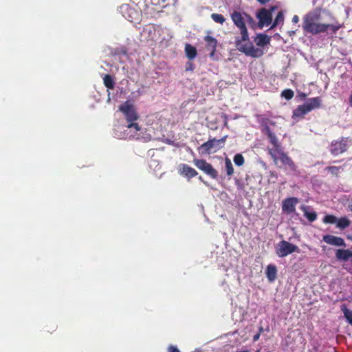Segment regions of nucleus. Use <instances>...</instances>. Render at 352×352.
Instances as JSON below:
<instances>
[{"label": "nucleus", "mask_w": 352, "mask_h": 352, "mask_svg": "<svg viewBox=\"0 0 352 352\" xmlns=\"http://www.w3.org/2000/svg\"><path fill=\"white\" fill-rule=\"evenodd\" d=\"M259 338V334H256L254 336V340H258Z\"/></svg>", "instance_id": "nucleus-38"}, {"label": "nucleus", "mask_w": 352, "mask_h": 352, "mask_svg": "<svg viewBox=\"0 0 352 352\" xmlns=\"http://www.w3.org/2000/svg\"><path fill=\"white\" fill-rule=\"evenodd\" d=\"M299 21V18L297 15H294L292 17V22L294 23H297Z\"/></svg>", "instance_id": "nucleus-34"}, {"label": "nucleus", "mask_w": 352, "mask_h": 352, "mask_svg": "<svg viewBox=\"0 0 352 352\" xmlns=\"http://www.w3.org/2000/svg\"><path fill=\"white\" fill-rule=\"evenodd\" d=\"M309 206H302L300 209L304 213V216L310 221L313 222L317 219V213L315 211H309Z\"/></svg>", "instance_id": "nucleus-18"}, {"label": "nucleus", "mask_w": 352, "mask_h": 352, "mask_svg": "<svg viewBox=\"0 0 352 352\" xmlns=\"http://www.w3.org/2000/svg\"><path fill=\"white\" fill-rule=\"evenodd\" d=\"M225 165L227 175L232 176L234 174V168L230 159H226Z\"/></svg>", "instance_id": "nucleus-24"}, {"label": "nucleus", "mask_w": 352, "mask_h": 352, "mask_svg": "<svg viewBox=\"0 0 352 352\" xmlns=\"http://www.w3.org/2000/svg\"><path fill=\"white\" fill-rule=\"evenodd\" d=\"M351 221L346 217H341L336 221V226L340 229H344L349 226Z\"/></svg>", "instance_id": "nucleus-22"}, {"label": "nucleus", "mask_w": 352, "mask_h": 352, "mask_svg": "<svg viewBox=\"0 0 352 352\" xmlns=\"http://www.w3.org/2000/svg\"><path fill=\"white\" fill-rule=\"evenodd\" d=\"M192 64H190L189 68H190V70H192V68H191Z\"/></svg>", "instance_id": "nucleus-42"}, {"label": "nucleus", "mask_w": 352, "mask_h": 352, "mask_svg": "<svg viewBox=\"0 0 352 352\" xmlns=\"http://www.w3.org/2000/svg\"><path fill=\"white\" fill-rule=\"evenodd\" d=\"M211 18L214 22L219 24H223L226 21L225 17L222 14L218 13H212L211 14Z\"/></svg>", "instance_id": "nucleus-25"}, {"label": "nucleus", "mask_w": 352, "mask_h": 352, "mask_svg": "<svg viewBox=\"0 0 352 352\" xmlns=\"http://www.w3.org/2000/svg\"><path fill=\"white\" fill-rule=\"evenodd\" d=\"M346 238H347L349 240H350V241H352V234H348V235L346 236Z\"/></svg>", "instance_id": "nucleus-37"}, {"label": "nucleus", "mask_w": 352, "mask_h": 352, "mask_svg": "<svg viewBox=\"0 0 352 352\" xmlns=\"http://www.w3.org/2000/svg\"><path fill=\"white\" fill-rule=\"evenodd\" d=\"M258 3H260L262 5H264L269 2L270 0H256Z\"/></svg>", "instance_id": "nucleus-35"}, {"label": "nucleus", "mask_w": 352, "mask_h": 352, "mask_svg": "<svg viewBox=\"0 0 352 352\" xmlns=\"http://www.w3.org/2000/svg\"><path fill=\"white\" fill-rule=\"evenodd\" d=\"M233 160H234V164L238 166H241L243 165V164L245 162L243 156L240 153L236 154L234 157Z\"/></svg>", "instance_id": "nucleus-28"}, {"label": "nucleus", "mask_w": 352, "mask_h": 352, "mask_svg": "<svg viewBox=\"0 0 352 352\" xmlns=\"http://www.w3.org/2000/svg\"><path fill=\"white\" fill-rule=\"evenodd\" d=\"M167 352H180L178 348L173 345H170L167 349Z\"/></svg>", "instance_id": "nucleus-33"}, {"label": "nucleus", "mask_w": 352, "mask_h": 352, "mask_svg": "<svg viewBox=\"0 0 352 352\" xmlns=\"http://www.w3.org/2000/svg\"><path fill=\"white\" fill-rule=\"evenodd\" d=\"M119 110L124 114L127 122V124L124 126V134L121 138L125 139H140L138 133L141 127L135 122L139 119V115L134 107L128 101H126L119 107Z\"/></svg>", "instance_id": "nucleus-2"}, {"label": "nucleus", "mask_w": 352, "mask_h": 352, "mask_svg": "<svg viewBox=\"0 0 352 352\" xmlns=\"http://www.w3.org/2000/svg\"><path fill=\"white\" fill-rule=\"evenodd\" d=\"M192 64H190L189 68H190V70H192V68H191Z\"/></svg>", "instance_id": "nucleus-44"}, {"label": "nucleus", "mask_w": 352, "mask_h": 352, "mask_svg": "<svg viewBox=\"0 0 352 352\" xmlns=\"http://www.w3.org/2000/svg\"><path fill=\"white\" fill-rule=\"evenodd\" d=\"M236 352H248V350H242V351H239Z\"/></svg>", "instance_id": "nucleus-40"}, {"label": "nucleus", "mask_w": 352, "mask_h": 352, "mask_svg": "<svg viewBox=\"0 0 352 352\" xmlns=\"http://www.w3.org/2000/svg\"><path fill=\"white\" fill-rule=\"evenodd\" d=\"M341 310L344 313L348 322L352 325V311H349L345 305L341 306Z\"/></svg>", "instance_id": "nucleus-23"}, {"label": "nucleus", "mask_w": 352, "mask_h": 352, "mask_svg": "<svg viewBox=\"0 0 352 352\" xmlns=\"http://www.w3.org/2000/svg\"><path fill=\"white\" fill-rule=\"evenodd\" d=\"M309 113L305 103L298 106L293 111V118H302L305 115Z\"/></svg>", "instance_id": "nucleus-16"}, {"label": "nucleus", "mask_w": 352, "mask_h": 352, "mask_svg": "<svg viewBox=\"0 0 352 352\" xmlns=\"http://www.w3.org/2000/svg\"><path fill=\"white\" fill-rule=\"evenodd\" d=\"M180 173L188 179L192 178L198 175L197 171L187 164H182Z\"/></svg>", "instance_id": "nucleus-13"}, {"label": "nucleus", "mask_w": 352, "mask_h": 352, "mask_svg": "<svg viewBox=\"0 0 352 352\" xmlns=\"http://www.w3.org/2000/svg\"><path fill=\"white\" fill-rule=\"evenodd\" d=\"M322 103V99L320 97L317 96L314 98H309L305 104L306 105L309 111H311L315 109L320 108Z\"/></svg>", "instance_id": "nucleus-14"}, {"label": "nucleus", "mask_w": 352, "mask_h": 352, "mask_svg": "<svg viewBox=\"0 0 352 352\" xmlns=\"http://www.w3.org/2000/svg\"><path fill=\"white\" fill-rule=\"evenodd\" d=\"M347 150L346 140L342 138L340 140H336L331 142L330 152L333 155H338Z\"/></svg>", "instance_id": "nucleus-9"}, {"label": "nucleus", "mask_w": 352, "mask_h": 352, "mask_svg": "<svg viewBox=\"0 0 352 352\" xmlns=\"http://www.w3.org/2000/svg\"><path fill=\"white\" fill-rule=\"evenodd\" d=\"M351 210H352V204H351Z\"/></svg>", "instance_id": "nucleus-46"}, {"label": "nucleus", "mask_w": 352, "mask_h": 352, "mask_svg": "<svg viewBox=\"0 0 352 352\" xmlns=\"http://www.w3.org/2000/svg\"><path fill=\"white\" fill-rule=\"evenodd\" d=\"M277 8L276 6H272L269 10L261 8L256 14L258 19V26L262 28L264 25L268 26L272 21V12Z\"/></svg>", "instance_id": "nucleus-7"}, {"label": "nucleus", "mask_w": 352, "mask_h": 352, "mask_svg": "<svg viewBox=\"0 0 352 352\" xmlns=\"http://www.w3.org/2000/svg\"><path fill=\"white\" fill-rule=\"evenodd\" d=\"M295 252H300L298 247L288 241L283 240L278 243L276 254L280 258L285 257Z\"/></svg>", "instance_id": "nucleus-6"}, {"label": "nucleus", "mask_w": 352, "mask_h": 352, "mask_svg": "<svg viewBox=\"0 0 352 352\" xmlns=\"http://www.w3.org/2000/svg\"><path fill=\"white\" fill-rule=\"evenodd\" d=\"M328 26V30L330 29L333 33H336L340 28L339 25H334L332 24H326Z\"/></svg>", "instance_id": "nucleus-32"}, {"label": "nucleus", "mask_w": 352, "mask_h": 352, "mask_svg": "<svg viewBox=\"0 0 352 352\" xmlns=\"http://www.w3.org/2000/svg\"><path fill=\"white\" fill-rule=\"evenodd\" d=\"M283 21H284L283 13V12L280 11L277 14V15H276V16L275 18V20H274L273 24L271 26V28H274L277 25H278L280 23H283Z\"/></svg>", "instance_id": "nucleus-27"}, {"label": "nucleus", "mask_w": 352, "mask_h": 352, "mask_svg": "<svg viewBox=\"0 0 352 352\" xmlns=\"http://www.w3.org/2000/svg\"><path fill=\"white\" fill-rule=\"evenodd\" d=\"M204 40L206 43V49L210 52V56H214L217 49V40L210 35L204 36Z\"/></svg>", "instance_id": "nucleus-11"}, {"label": "nucleus", "mask_w": 352, "mask_h": 352, "mask_svg": "<svg viewBox=\"0 0 352 352\" xmlns=\"http://www.w3.org/2000/svg\"><path fill=\"white\" fill-rule=\"evenodd\" d=\"M192 64H190L189 68H190V70H192V68H191Z\"/></svg>", "instance_id": "nucleus-43"}, {"label": "nucleus", "mask_w": 352, "mask_h": 352, "mask_svg": "<svg viewBox=\"0 0 352 352\" xmlns=\"http://www.w3.org/2000/svg\"><path fill=\"white\" fill-rule=\"evenodd\" d=\"M185 52H186V56L190 60L194 59L197 54L196 48L195 47H193L192 45H191L190 44H186Z\"/></svg>", "instance_id": "nucleus-20"}, {"label": "nucleus", "mask_w": 352, "mask_h": 352, "mask_svg": "<svg viewBox=\"0 0 352 352\" xmlns=\"http://www.w3.org/2000/svg\"><path fill=\"white\" fill-rule=\"evenodd\" d=\"M199 179L202 181V177L201 176H199Z\"/></svg>", "instance_id": "nucleus-45"}, {"label": "nucleus", "mask_w": 352, "mask_h": 352, "mask_svg": "<svg viewBox=\"0 0 352 352\" xmlns=\"http://www.w3.org/2000/svg\"><path fill=\"white\" fill-rule=\"evenodd\" d=\"M193 163L196 167L202 170L212 179H216L218 177L217 171L213 166L203 159H195Z\"/></svg>", "instance_id": "nucleus-8"}, {"label": "nucleus", "mask_w": 352, "mask_h": 352, "mask_svg": "<svg viewBox=\"0 0 352 352\" xmlns=\"http://www.w3.org/2000/svg\"><path fill=\"white\" fill-rule=\"evenodd\" d=\"M302 97H304V98L306 97V94H302Z\"/></svg>", "instance_id": "nucleus-41"}, {"label": "nucleus", "mask_w": 352, "mask_h": 352, "mask_svg": "<svg viewBox=\"0 0 352 352\" xmlns=\"http://www.w3.org/2000/svg\"><path fill=\"white\" fill-rule=\"evenodd\" d=\"M277 269L274 265H269L266 269V276L269 281L273 282L276 278Z\"/></svg>", "instance_id": "nucleus-17"}, {"label": "nucleus", "mask_w": 352, "mask_h": 352, "mask_svg": "<svg viewBox=\"0 0 352 352\" xmlns=\"http://www.w3.org/2000/svg\"><path fill=\"white\" fill-rule=\"evenodd\" d=\"M320 13L319 12H309L302 20V29L305 32L312 35L326 32L328 30V26L326 23H319Z\"/></svg>", "instance_id": "nucleus-3"}, {"label": "nucleus", "mask_w": 352, "mask_h": 352, "mask_svg": "<svg viewBox=\"0 0 352 352\" xmlns=\"http://www.w3.org/2000/svg\"><path fill=\"white\" fill-rule=\"evenodd\" d=\"M280 96L281 97L285 98L286 100H291L294 96V91L290 89H284L281 94H280Z\"/></svg>", "instance_id": "nucleus-26"}, {"label": "nucleus", "mask_w": 352, "mask_h": 352, "mask_svg": "<svg viewBox=\"0 0 352 352\" xmlns=\"http://www.w3.org/2000/svg\"><path fill=\"white\" fill-rule=\"evenodd\" d=\"M233 23L240 30L241 37L235 38L234 44L237 50L246 56L258 58L263 56V51L254 47L250 42L249 34L245 24L244 12L234 10L230 15Z\"/></svg>", "instance_id": "nucleus-1"}, {"label": "nucleus", "mask_w": 352, "mask_h": 352, "mask_svg": "<svg viewBox=\"0 0 352 352\" xmlns=\"http://www.w3.org/2000/svg\"><path fill=\"white\" fill-rule=\"evenodd\" d=\"M104 86L109 89H113L115 87V82L112 76L109 74H105L103 78Z\"/></svg>", "instance_id": "nucleus-21"}, {"label": "nucleus", "mask_w": 352, "mask_h": 352, "mask_svg": "<svg viewBox=\"0 0 352 352\" xmlns=\"http://www.w3.org/2000/svg\"><path fill=\"white\" fill-rule=\"evenodd\" d=\"M245 23H248L250 25L253 27L255 25V21L254 20V19L250 15H249L248 14H247L245 12Z\"/></svg>", "instance_id": "nucleus-31"}, {"label": "nucleus", "mask_w": 352, "mask_h": 352, "mask_svg": "<svg viewBox=\"0 0 352 352\" xmlns=\"http://www.w3.org/2000/svg\"><path fill=\"white\" fill-rule=\"evenodd\" d=\"M270 38L264 34H259L255 38V42L258 46L264 47L270 43Z\"/></svg>", "instance_id": "nucleus-19"}, {"label": "nucleus", "mask_w": 352, "mask_h": 352, "mask_svg": "<svg viewBox=\"0 0 352 352\" xmlns=\"http://www.w3.org/2000/svg\"><path fill=\"white\" fill-rule=\"evenodd\" d=\"M298 203L297 197H288L285 199L282 203V210L283 212L290 214L296 211V206Z\"/></svg>", "instance_id": "nucleus-10"}, {"label": "nucleus", "mask_w": 352, "mask_h": 352, "mask_svg": "<svg viewBox=\"0 0 352 352\" xmlns=\"http://www.w3.org/2000/svg\"><path fill=\"white\" fill-rule=\"evenodd\" d=\"M332 175H338L340 172V168L337 166H327L326 168Z\"/></svg>", "instance_id": "nucleus-30"}, {"label": "nucleus", "mask_w": 352, "mask_h": 352, "mask_svg": "<svg viewBox=\"0 0 352 352\" xmlns=\"http://www.w3.org/2000/svg\"><path fill=\"white\" fill-rule=\"evenodd\" d=\"M267 153L271 156L275 165L278 166L280 162L281 164L280 168L283 167L285 170L294 172L296 170V164L292 159L283 151L280 144H278V147L268 148Z\"/></svg>", "instance_id": "nucleus-4"}, {"label": "nucleus", "mask_w": 352, "mask_h": 352, "mask_svg": "<svg viewBox=\"0 0 352 352\" xmlns=\"http://www.w3.org/2000/svg\"><path fill=\"white\" fill-rule=\"evenodd\" d=\"M349 103H350V105L352 107V94L350 96V98H349Z\"/></svg>", "instance_id": "nucleus-39"}, {"label": "nucleus", "mask_w": 352, "mask_h": 352, "mask_svg": "<svg viewBox=\"0 0 352 352\" xmlns=\"http://www.w3.org/2000/svg\"><path fill=\"white\" fill-rule=\"evenodd\" d=\"M337 221V218L333 214H327L324 216L323 218V222L324 223H336Z\"/></svg>", "instance_id": "nucleus-29"}, {"label": "nucleus", "mask_w": 352, "mask_h": 352, "mask_svg": "<svg viewBox=\"0 0 352 352\" xmlns=\"http://www.w3.org/2000/svg\"><path fill=\"white\" fill-rule=\"evenodd\" d=\"M227 138L228 136L225 135L219 140L216 138L209 139L198 148L199 153L206 155L217 152L224 146Z\"/></svg>", "instance_id": "nucleus-5"}, {"label": "nucleus", "mask_w": 352, "mask_h": 352, "mask_svg": "<svg viewBox=\"0 0 352 352\" xmlns=\"http://www.w3.org/2000/svg\"><path fill=\"white\" fill-rule=\"evenodd\" d=\"M167 0H158L157 2H155V4H162L164 5Z\"/></svg>", "instance_id": "nucleus-36"}, {"label": "nucleus", "mask_w": 352, "mask_h": 352, "mask_svg": "<svg viewBox=\"0 0 352 352\" xmlns=\"http://www.w3.org/2000/svg\"><path fill=\"white\" fill-rule=\"evenodd\" d=\"M323 241L327 244L335 246H346L345 242L342 238L331 234L324 235Z\"/></svg>", "instance_id": "nucleus-12"}, {"label": "nucleus", "mask_w": 352, "mask_h": 352, "mask_svg": "<svg viewBox=\"0 0 352 352\" xmlns=\"http://www.w3.org/2000/svg\"><path fill=\"white\" fill-rule=\"evenodd\" d=\"M263 132L267 135L270 142L274 146L278 147L280 144L274 133H273L268 125L263 126Z\"/></svg>", "instance_id": "nucleus-15"}]
</instances>
